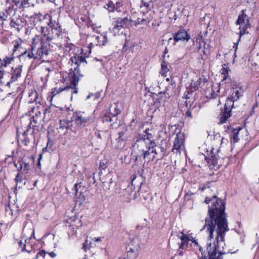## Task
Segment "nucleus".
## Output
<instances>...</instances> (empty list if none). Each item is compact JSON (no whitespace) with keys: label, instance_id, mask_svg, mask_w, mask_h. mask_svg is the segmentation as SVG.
Returning <instances> with one entry per match:
<instances>
[{"label":"nucleus","instance_id":"1","mask_svg":"<svg viewBox=\"0 0 259 259\" xmlns=\"http://www.w3.org/2000/svg\"><path fill=\"white\" fill-rule=\"evenodd\" d=\"M205 202L208 205V216L205 218V224L200 231L207 229L209 240L213 238V233L216 232L217 235L213 245L209 242L207 249L208 252L211 251L212 253L214 252V254L222 256L227 253L224 251L225 236L229 230L225 212V203L215 195L211 198L206 197Z\"/></svg>","mask_w":259,"mask_h":259},{"label":"nucleus","instance_id":"2","mask_svg":"<svg viewBox=\"0 0 259 259\" xmlns=\"http://www.w3.org/2000/svg\"><path fill=\"white\" fill-rule=\"evenodd\" d=\"M49 15H42L41 14L33 15V25L38 33L33 38V50L37 49L36 53L33 54V59H42L45 61L49 53L50 42L53 38L49 29L45 25L48 23Z\"/></svg>","mask_w":259,"mask_h":259},{"label":"nucleus","instance_id":"3","mask_svg":"<svg viewBox=\"0 0 259 259\" xmlns=\"http://www.w3.org/2000/svg\"><path fill=\"white\" fill-rule=\"evenodd\" d=\"M71 61L73 64H74L75 66H72L71 68L70 71L72 72L68 74V77L70 78L69 85L63 88H60L59 89L54 88L52 89L51 93L52 98H53L56 94L63 91H69L71 94L78 93V88L76 87L78 84L80 77L82 76V75L80 74L79 66L81 63L86 61L85 57L82 55L76 54L71 57Z\"/></svg>","mask_w":259,"mask_h":259},{"label":"nucleus","instance_id":"4","mask_svg":"<svg viewBox=\"0 0 259 259\" xmlns=\"http://www.w3.org/2000/svg\"><path fill=\"white\" fill-rule=\"evenodd\" d=\"M152 145L144 140L137 138L133 145V153L136 157V162L141 164L145 163V159L151 154Z\"/></svg>","mask_w":259,"mask_h":259},{"label":"nucleus","instance_id":"5","mask_svg":"<svg viewBox=\"0 0 259 259\" xmlns=\"http://www.w3.org/2000/svg\"><path fill=\"white\" fill-rule=\"evenodd\" d=\"M109 13L116 12L119 14H126L132 9L130 0H118L115 4L110 3L108 5Z\"/></svg>","mask_w":259,"mask_h":259},{"label":"nucleus","instance_id":"6","mask_svg":"<svg viewBox=\"0 0 259 259\" xmlns=\"http://www.w3.org/2000/svg\"><path fill=\"white\" fill-rule=\"evenodd\" d=\"M193 46L195 51L199 52L201 55H208L209 53L208 45L204 41L202 37L198 35L193 38Z\"/></svg>","mask_w":259,"mask_h":259},{"label":"nucleus","instance_id":"7","mask_svg":"<svg viewBox=\"0 0 259 259\" xmlns=\"http://www.w3.org/2000/svg\"><path fill=\"white\" fill-rule=\"evenodd\" d=\"M236 25H239V37L238 41H240L241 36L245 33L246 29L249 25L248 17L246 15L242 14L239 15L238 19L236 22ZM238 42L235 44L234 48H235V51L237 49Z\"/></svg>","mask_w":259,"mask_h":259},{"label":"nucleus","instance_id":"8","mask_svg":"<svg viewBox=\"0 0 259 259\" xmlns=\"http://www.w3.org/2000/svg\"><path fill=\"white\" fill-rule=\"evenodd\" d=\"M90 120L91 117L86 116L84 112L81 111L73 112V116L71 117V121H74L77 125L80 127L88 125Z\"/></svg>","mask_w":259,"mask_h":259},{"label":"nucleus","instance_id":"9","mask_svg":"<svg viewBox=\"0 0 259 259\" xmlns=\"http://www.w3.org/2000/svg\"><path fill=\"white\" fill-rule=\"evenodd\" d=\"M132 191L129 188H121L119 186H117L114 191V195L121 202L123 203H130L131 202V193Z\"/></svg>","mask_w":259,"mask_h":259},{"label":"nucleus","instance_id":"10","mask_svg":"<svg viewBox=\"0 0 259 259\" xmlns=\"http://www.w3.org/2000/svg\"><path fill=\"white\" fill-rule=\"evenodd\" d=\"M243 91L238 87H232L230 92L231 95L228 97L226 103V106H234V103L239 99L243 96Z\"/></svg>","mask_w":259,"mask_h":259},{"label":"nucleus","instance_id":"11","mask_svg":"<svg viewBox=\"0 0 259 259\" xmlns=\"http://www.w3.org/2000/svg\"><path fill=\"white\" fill-rule=\"evenodd\" d=\"M156 133V130L153 125H150L149 127L145 128L142 134L139 135L137 138L144 140L151 145L150 142L154 141V137Z\"/></svg>","mask_w":259,"mask_h":259},{"label":"nucleus","instance_id":"12","mask_svg":"<svg viewBox=\"0 0 259 259\" xmlns=\"http://www.w3.org/2000/svg\"><path fill=\"white\" fill-rule=\"evenodd\" d=\"M185 134L184 133L179 132L177 134V136L174 142V145L172 151L176 153H181V150L184 145Z\"/></svg>","mask_w":259,"mask_h":259},{"label":"nucleus","instance_id":"13","mask_svg":"<svg viewBox=\"0 0 259 259\" xmlns=\"http://www.w3.org/2000/svg\"><path fill=\"white\" fill-rule=\"evenodd\" d=\"M19 50L20 54L18 55L20 57V59H26L28 58L29 60L32 58V47L31 46L28 51L25 50L19 45H17L14 46V52H16Z\"/></svg>","mask_w":259,"mask_h":259},{"label":"nucleus","instance_id":"14","mask_svg":"<svg viewBox=\"0 0 259 259\" xmlns=\"http://www.w3.org/2000/svg\"><path fill=\"white\" fill-rule=\"evenodd\" d=\"M207 81V79L205 77L202 76L199 77L197 80H192L188 89H191V91L195 92L199 88H202Z\"/></svg>","mask_w":259,"mask_h":259},{"label":"nucleus","instance_id":"15","mask_svg":"<svg viewBox=\"0 0 259 259\" xmlns=\"http://www.w3.org/2000/svg\"><path fill=\"white\" fill-rule=\"evenodd\" d=\"M213 150L214 149L212 148L210 150V156H205V160L207 161L208 163H211L213 166L218 167L220 165L219 164V161L220 158V157L218 155L219 150H217V153H214L213 151Z\"/></svg>","mask_w":259,"mask_h":259},{"label":"nucleus","instance_id":"16","mask_svg":"<svg viewBox=\"0 0 259 259\" xmlns=\"http://www.w3.org/2000/svg\"><path fill=\"white\" fill-rule=\"evenodd\" d=\"M52 31H55V35L57 36H59L62 34V28L60 24L56 21H53L52 19V17L49 15V18H48V23Z\"/></svg>","mask_w":259,"mask_h":259},{"label":"nucleus","instance_id":"17","mask_svg":"<svg viewBox=\"0 0 259 259\" xmlns=\"http://www.w3.org/2000/svg\"><path fill=\"white\" fill-rule=\"evenodd\" d=\"M150 143L152 145L151 153H154L156 155H159L161 158L163 157L165 155L166 147L156 145L155 141H152Z\"/></svg>","mask_w":259,"mask_h":259},{"label":"nucleus","instance_id":"18","mask_svg":"<svg viewBox=\"0 0 259 259\" xmlns=\"http://www.w3.org/2000/svg\"><path fill=\"white\" fill-rule=\"evenodd\" d=\"M140 245L138 238H134L127 245L126 247V251L131 252L139 253Z\"/></svg>","mask_w":259,"mask_h":259},{"label":"nucleus","instance_id":"19","mask_svg":"<svg viewBox=\"0 0 259 259\" xmlns=\"http://www.w3.org/2000/svg\"><path fill=\"white\" fill-rule=\"evenodd\" d=\"M150 15L148 13L143 14L142 17H138L136 20H133L132 25L137 26L138 25L147 24L149 23L151 19L149 17Z\"/></svg>","mask_w":259,"mask_h":259},{"label":"nucleus","instance_id":"20","mask_svg":"<svg viewBox=\"0 0 259 259\" xmlns=\"http://www.w3.org/2000/svg\"><path fill=\"white\" fill-rule=\"evenodd\" d=\"M189 39V35L186 31L183 29L179 30L178 32L177 33H175L174 35V40L175 42L182 40L188 41Z\"/></svg>","mask_w":259,"mask_h":259},{"label":"nucleus","instance_id":"21","mask_svg":"<svg viewBox=\"0 0 259 259\" xmlns=\"http://www.w3.org/2000/svg\"><path fill=\"white\" fill-rule=\"evenodd\" d=\"M115 22L118 24L120 27H122V28L124 29L126 28L132 26L133 20L127 18V17L124 18L118 17L116 19Z\"/></svg>","mask_w":259,"mask_h":259},{"label":"nucleus","instance_id":"22","mask_svg":"<svg viewBox=\"0 0 259 259\" xmlns=\"http://www.w3.org/2000/svg\"><path fill=\"white\" fill-rule=\"evenodd\" d=\"M234 106H230L229 108L226 106V103L224 105V110L220 118V123L223 124L226 122L228 118L231 116V109Z\"/></svg>","mask_w":259,"mask_h":259},{"label":"nucleus","instance_id":"23","mask_svg":"<svg viewBox=\"0 0 259 259\" xmlns=\"http://www.w3.org/2000/svg\"><path fill=\"white\" fill-rule=\"evenodd\" d=\"M103 123H109L110 126H112L117 122V117L113 116L110 112L105 113L102 117Z\"/></svg>","mask_w":259,"mask_h":259},{"label":"nucleus","instance_id":"24","mask_svg":"<svg viewBox=\"0 0 259 259\" xmlns=\"http://www.w3.org/2000/svg\"><path fill=\"white\" fill-rule=\"evenodd\" d=\"M16 9L17 8H14L13 5L12 7L7 6L6 9L0 13V20L2 21L6 20L8 16L14 13Z\"/></svg>","mask_w":259,"mask_h":259},{"label":"nucleus","instance_id":"25","mask_svg":"<svg viewBox=\"0 0 259 259\" xmlns=\"http://www.w3.org/2000/svg\"><path fill=\"white\" fill-rule=\"evenodd\" d=\"M32 237V235L30 236V237L25 240V243L23 244V243L22 241H20L19 246H21L23 245V247H22V250L23 251H26L28 253H31L32 250V243L31 242V238Z\"/></svg>","mask_w":259,"mask_h":259},{"label":"nucleus","instance_id":"26","mask_svg":"<svg viewBox=\"0 0 259 259\" xmlns=\"http://www.w3.org/2000/svg\"><path fill=\"white\" fill-rule=\"evenodd\" d=\"M230 69L228 67H223L221 70V73L223 75V78L219 85H218L217 88H219L220 85H223L224 83H226L227 82H231L230 77H228L229 71Z\"/></svg>","mask_w":259,"mask_h":259},{"label":"nucleus","instance_id":"27","mask_svg":"<svg viewBox=\"0 0 259 259\" xmlns=\"http://www.w3.org/2000/svg\"><path fill=\"white\" fill-rule=\"evenodd\" d=\"M69 221L70 225L68 226V228H72L73 231L72 232L75 231L82 225L81 220L77 218H70Z\"/></svg>","mask_w":259,"mask_h":259},{"label":"nucleus","instance_id":"28","mask_svg":"<svg viewBox=\"0 0 259 259\" xmlns=\"http://www.w3.org/2000/svg\"><path fill=\"white\" fill-rule=\"evenodd\" d=\"M96 40L97 41V45L99 46H105L108 42V37L107 33H103L99 36L96 37Z\"/></svg>","mask_w":259,"mask_h":259},{"label":"nucleus","instance_id":"29","mask_svg":"<svg viewBox=\"0 0 259 259\" xmlns=\"http://www.w3.org/2000/svg\"><path fill=\"white\" fill-rule=\"evenodd\" d=\"M113 27L112 28H110L109 31L113 34V35H119V34L123 33L124 29L122 28V27H120V26L115 21L113 23Z\"/></svg>","mask_w":259,"mask_h":259},{"label":"nucleus","instance_id":"30","mask_svg":"<svg viewBox=\"0 0 259 259\" xmlns=\"http://www.w3.org/2000/svg\"><path fill=\"white\" fill-rule=\"evenodd\" d=\"M31 119L32 117H29L28 120H29V123L26 126V130L25 131L23 134V136L24 137L23 140H22L23 143L25 145H27L28 143L30 142L29 139L27 137V133L31 129L30 125L31 124Z\"/></svg>","mask_w":259,"mask_h":259},{"label":"nucleus","instance_id":"31","mask_svg":"<svg viewBox=\"0 0 259 259\" xmlns=\"http://www.w3.org/2000/svg\"><path fill=\"white\" fill-rule=\"evenodd\" d=\"M71 120H60V124L59 128L60 130H65L66 131L64 133H66V130L71 125Z\"/></svg>","mask_w":259,"mask_h":259},{"label":"nucleus","instance_id":"32","mask_svg":"<svg viewBox=\"0 0 259 259\" xmlns=\"http://www.w3.org/2000/svg\"><path fill=\"white\" fill-rule=\"evenodd\" d=\"M190 240H189V241H191L193 243H194L196 245H197L199 247V249L200 251H201V257L200 258V259H201V258H204L205 257H206V259H209V253H208V251L207 250V253H208V255L206 256L205 255V254H204V253L203 252V250H202L203 248H202V247L198 245V243L196 241V240L194 238H193L192 237H190ZM209 243V242L207 243V246H208ZM207 247V246H206V247ZM206 250H207V249H206Z\"/></svg>","mask_w":259,"mask_h":259},{"label":"nucleus","instance_id":"33","mask_svg":"<svg viewBox=\"0 0 259 259\" xmlns=\"http://www.w3.org/2000/svg\"><path fill=\"white\" fill-rule=\"evenodd\" d=\"M118 137L116 139L118 142L125 141L127 139L128 133L126 130H124L118 133Z\"/></svg>","mask_w":259,"mask_h":259},{"label":"nucleus","instance_id":"34","mask_svg":"<svg viewBox=\"0 0 259 259\" xmlns=\"http://www.w3.org/2000/svg\"><path fill=\"white\" fill-rule=\"evenodd\" d=\"M14 61L13 57H6L3 60L0 59V67H7Z\"/></svg>","mask_w":259,"mask_h":259},{"label":"nucleus","instance_id":"35","mask_svg":"<svg viewBox=\"0 0 259 259\" xmlns=\"http://www.w3.org/2000/svg\"><path fill=\"white\" fill-rule=\"evenodd\" d=\"M200 107V105L194 104L193 102H192V104H190L189 106L187 107V109L191 111L195 115H196L199 111Z\"/></svg>","mask_w":259,"mask_h":259},{"label":"nucleus","instance_id":"36","mask_svg":"<svg viewBox=\"0 0 259 259\" xmlns=\"http://www.w3.org/2000/svg\"><path fill=\"white\" fill-rule=\"evenodd\" d=\"M20 22L21 21L19 19L15 20L14 19H12L10 23V26L11 27L16 29L17 31H19L21 27V25L20 23Z\"/></svg>","mask_w":259,"mask_h":259},{"label":"nucleus","instance_id":"37","mask_svg":"<svg viewBox=\"0 0 259 259\" xmlns=\"http://www.w3.org/2000/svg\"><path fill=\"white\" fill-rule=\"evenodd\" d=\"M161 74L163 76H166V73L169 71L167 67V63L164 60L161 64Z\"/></svg>","mask_w":259,"mask_h":259},{"label":"nucleus","instance_id":"38","mask_svg":"<svg viewBox=\"0 0 259 259\" xmlns=\"http://www.w3.org/2000/svg\"><path fill=\"white\" fill-rule=\"evenodd\" d=\"M110 111L112 115L113 116H115L116 117H117L121 112L120 109L118 108V106L116 104H114V105L111 106Z\"/></svg>","mask_w":259,"mask_h":259},{"label":"nucleus","instance_id":"39","mask_svg":"<svg viewBox=\"0 0 259 259\" xmlns=\"http://www.w3.org/2000/svg\"><path fill=\"white\" fill-rule=\"evenodd\" d=\"M193 92H194L193 91H191V89H188L187 87V90L184 93V97H183V98L185 99V100L190 99Z\"/></svg>","mask_w":259,"mask_h":259},{"label":"nucleus","instance_id":"40","mask_svg":"<svg viewBox=\"0 0 259 259\" xmlns=\"http://www.w3.org/2000/svg\"><path fill=\"white\" fill-rule=\"evenodd\" d=\"M139 255V253L131 252L126 251V256L124 257V259H136Z\"/></svg>","mask_w":259,"mask_h":259},{"label":"nucleus","instance_id":"41","mask_svg":"<svg viewBox=\"0 0 259 259\" xmlns=\"http://www.w3.org/2000/svg\"><path fill=\"white\" fill-rule=\"evenodd\" d=\"M21 0H7V5H9L8 6H12V5L14 6V8L15 6L17 7L18 5L20 3Z\"/></svg>","mask_w":259,"mask_h":259},{"label":"nucleus","instance_id":"42","mask_svg":"<svg viewBox=\"0 0 259 259\" xmlns=\"http://www.w3.org/2000/svg\"><path fill=\"white\" fill-rule=\"evenodd\" d=\"M209 255V259H223L222 256L212 253L211 251L208 252ZM201 259H206V257Z\"/></svg>","mask_w":259,"mask_h":259},{"label":"nucleus","instance_id":"43","mask_svg":"<svg viewBox=\"0 0 259 259\" xmlns=\"http://www.w3.org/2000/svg\"><path fill=\"white\" fill-rule=\"evenodd\" d=\"M19 77L16 76V75H15L14 74H13V73H11V79L9 81H8L7 82V85L8 86H10V84L13 82H15L16 81V80H17V79L18 78H19Z\"/></svg>","mask_w":259,"mask_h":259},{"label":"nucleus","instance_id":"44","mask_svg":"<svg viewBox=\"0 0 259 259\" xmlns=\"http://www.w3.org/2000/svg\"><path fill=\"white\" fill-rule=\"evenodd\" d=\"M239 129L238 131L236 130H233V140L234 142H237L239 138H238V134H239Z\"/></svg>","mask_w":259,"mask_h":259},{"label":"nucleus","instance_id":"45","mask_svg":"<svg viewBox=\"0 0 259 259\" xmlns=\"http://www.w3.org/2000/svg\"><path fill=\"white\" fill-rule=\"evenodd\" d=\"M46 253H47V252H46L44 250L40 251L36 254V258H39V257H41V259H43L45 257Z\"/></svg>","mask_w":259,"mask_h":259},{"label":"nucleus","instance_id":"46","mask_svg":"<svg viewBox=\"0 0 259 259\" xmlns=\"http://www.w3.org/2000/svg\"><path fill=\"white\" fill-rule=\"evenodd\" d=\"M21 69L20 67H17L13 71L12 73L16 76L20 77L21 75Z\"/></svg>","mask_w":259,"mask_h":259},{"label":"nucleus","instance_id":"47","mask_svg":"<svg viewBox=\"0 0 259 259\" xmlns=\"http://www.w3.org/2000/svg\"><path fill=\"white\" fill-rule=\"evenodd\" d=\"M212 93L211 94V98L215 99L218 96V93L220 92V89H217V92H215L214 89H212Z\"/></svg>","mask_w":259,"mask_h":259},{"label":"nucleus","instance_id":"48","mask_svg":"<svg viewBox=\"0 0 259 259\" xmlns=\"http://www.w3.org/2000/svg\"><path fill=\"white\" fill-rule=\"evenodd\" d=\"M20 5L23 8H26L29 6L28 0H21Z\"/></svg>","mask_w":259,"mask_h":259},{"label":"nucleus","instance_id":"49","mask_svg":"<svg viewBox=\"0 0 259 259\" xmlns=\"http://www.w3.org/2000/svg\"><path fill=\"white\" fill-rule=\"evenodd\" d=\"M144 223H142L143 226H141L140 225H138L137 226L136 229L137 230H142L144 226H145V227H146L147 228H149V226H147L146 220L144 219Z\"/></svg>","mask_w":259,"mask_h":259},{"label":"nucleus","instance_id":"50","mask_svg":"<svg viewBox=\"0 0 259 259\" xmlns=\"http://www.w3.org/2000/svg\"><path fill=\"white\" fill-rule=\"evenodd\" d=\"M188 241H181V243L180 244V248L184 249L187 247L188 244Z\"/></svg>","mask_w":259,"mask_h":259},{"label":"nucleus","instance_id":"51","mask_svg":"<svg viewBox=\"0 0 259 259\" xmlns=\"http://www.w3.org/2000/svg\"><path fill=\"white\" fill-rule=\"evenodd\" d=\"M180 238L181 241H189V240H190V237L184 234L183 233H182V235L180 237Z\"/></svg>","mask_w":259,"mask_h":259},{"label":"nucleus","instance_id":"52","mask_svg":"<svg viewBox=\"0 0 259 259\" xmlns=\"http://www.w3.org/2000/svg\"><path fill=\"white\" fill-rule=\"evenodd\" d=\"M142 2L143 5L146 7L149 6V4L151 3V0H140Z\"/></svg>","mask_w":259,"mask_h":259},{"label":"nucleus","instance_id":"53","mask_svg":"<svg viewBox=\"0 0 259 259\" xmlns=\"http://www.w3.org/2000/svg\"><path fill=\"white\" fill-rule=\"evenodd\" d=\"M192 114V112L191 111L187 109V111L186 112V113H185L186 116L190 118H192L193 116Z\"/></svg>","mask_w":259,"mask_h":259},{"label":"nucleus","instance_id":"54","mask_svg":"<svg viewBox=\"0 0 259 259\" xmlns=\"http://www.w3.org/2000/svg\"><path fill=\"white\" fill-rule=\"evenodd\" d=\"M192 102L191 101L190 99L186 100V101H185V105L186 107H188V106H189L190 104H192Z\"/></svg>","mask_w":259,"mask_h":259},{"label":"nucleus","instance_id":"55","mask_svg":"<svg viewBox=\"0 0 259 259\" xmlns=\"http://www.w3.org/2000/svg\"><path fill=\"white\" fill-rule=\"evenodd\" d=\"M35 100H33V102L34 101H35L37 103V100H38V103H40V99H39L38 97L37 92L36 91H35Z\"/></svg>","mask_w":259,"mask_h":259},{"label":"nucleus","instance_id":"56","mask_svg":"<svg viewBox=\"0 0 259 259\" xmlns=\"http://www.w3.org/2000/svg\"><path fill=\"white\" fill-rule=\"evenodd\" d=\"M207 188L209 189V186H203L201 187H199L198 190H201V191H203L204 190L206 189Z\"/></svg>","mask_w":259,"mask_h":259},{"label":"nucleus","instance_id":"57","mask_svg":"<svg viewBox=\"0 0 259 259\" xmlns=\"http://www.w3.org/2000/svg\"><path fill=\"white\" fill-rule=\"evenodd\" d=\"M49 254L52 258H54L56 256V254L53 251L49 252Z\"/></svg>","mask_w":259,"mask_h":259},{"label":"nucleus","instance_id":"58","mask_svg":"<svg viewBox=\"0 0 259 259\" xmlns=\"http://www.w3.org/2000/svg\"><path fill=\"white\" fill-rule=\"evenodd\" d=\"M110 3H113L112 2H111V1H109V2H108V3L106 4V5H105L104 6V8L105 9H107V10L108 11V12H109V8H108V5H109V4H110Z\"/></svg>","mask_w":259,"mask_h":259},{"label":"nucleus","instance_id":"59","mask_svg":"<svg viewBox=\"0 0 259 259\" xmlns=\"http://www.w3.org/2000/svg\"><path fill=\"white\" fill-rule=\"evenodd\" d=\"M4 72L0 67V80L3 77Z\"/></svg>","mask_w":259,"mask_h":259},{"label":"nucleus","instance_id":"60","mask_svg":"<svg viewBox=\"0 0 259 259\" xmlns=\"http://www.w3.org/2000/svg\"><path fill=\"white\" fill-rule=\"evenodd\" d=\"M77 186H78V184H75L74 185V187H73V190L75 191V193H76L78 191V190H77Z\"/></svg>","mask_w":259,"mask_h":259},{"label":"nucleus","instance_id":"61","mask_svg":"<svg viewBox=\"0 0 259 259\" xmlns=\"http://www.w3.org/2000/svg\"><path fill=\"white\" fill-rule=\"evenodd\" d=\"M69 229H70V232H68V234H69L70 233H71L72 235L74 233H75V231L74 232H72V231H73V229H72V228H69Z\"/></svg>","mask_w":259,"mask_h":259},{"label":"nucleus","instance_id":"62","mask_svg":"<svg viewBox=\"0 0 259 259\" xmlns=\"http://www.w3.org/2000/svg\"><path fill=\"white\" fill-rule=\"evenodd\" d=\"M97 136L98 138L101 139H102V136H101V134L99 133L97 135Z\"/></svg>","mask_w":259,"mask_h":259},{"label":"nucleus","instance_id":"63","mask_svg":"<svg viewBox=\"0 0 259 259\" xmlns=\"http://www.w3.org/2000/svg\"><path fill=\"white\" fill-rule=\"evenodd\" d=\"M18 178H19V175L18 174L16 177V178H15V180H16V182L17 183H18Z\"/></svg>","mask_w":259,"mask_h":259},{"label":"nucleus","instance_id":"64","mask_svg":"<svg viewBox=\"0 0 259 259\" xmlns=\"http://www.w3.org/2000/svg\"><path fill=\"white\" fill-rule=\"evenodd\" d=\"M167 52H168V50H167V49L166 48L165 49L164 51V55H165V54H166Z\"/></svg>","mask_w":259,"mask_h":259}]
</instances>
